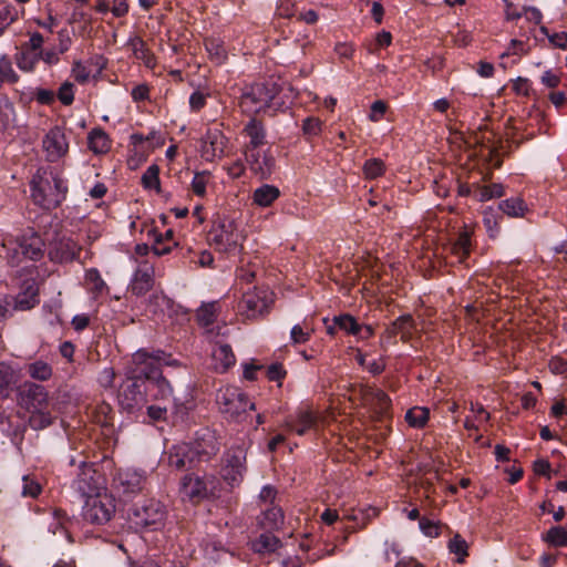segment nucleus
<instances>
[{"label": "nucleus", "instance_id": "1", "mask_svg": "<svg viewBox=\"0 0 567 567\" xmlns=\"http://www.w3.org/2000/svg\"><path fill=\"white\" fill-rule=\"evenodd\" d=\"M73 489L83 501L81 516L91 525L103 526L116 513V498L109 491L105 477L92 464L82 463Z\"/></svg>", "mask_w": 567, "mask_h": 567}, {"label": "nucleus", "instance_id": "2", "mask_svg": "<svg viewBox=\"0 0 567 567\" xmlns=\"http://www.w3.org/2000/svg\"><path fill=\"white\" fill-rule=\"evenodd\" d=\"M32 203L44 210L58 208L66 198L69 187L62 172L53 166H40L30 182Z\"/></svg>", "mask_w": 567, "mask_h": 567}, {"label": "nucleus", "instance_id": "3", "mask_svg": "<svg viewBox=\"0 0 567 567\" xmlns=\"http://www.w3.org/2000/svg\"><path fill=\"white\" fill-rule=\"evenodd\" d=\"M2 248L8 264L18 267L24 261H40L45 255V241L34 228H27L20 235H6Z\"/></svg>", "mask_w": 567, "mask_h": 567}, {"label": "nucleus", "instance_id": "4", "mask_svg": "<svg viewBox=\"0 0 567 567\" xmlns=\"http://www.w3.org/2000/svg\"><path fill=\"white\" fill-rule=\"evenodd\" d=\"M245 235L238 223L226 215H216L207 233L208 244L218 252L236 255L241 251Z\"/></svg>", "mask_w": 567, "mask_h": 567}, {"label": "nucleus", "instance_id": "5", "mask_svg": "<svg viewBox=\"0 0 567 567\" xmlns=\"http://www.w3.org/2000/svg\"><path fill=\"white\" fill-rule=\"evenodd\" d=\"M279 86L276 83H254L243 91L239 106L243 113L251 117L259 113L275 114L280 104L277 102Z\"/></svg>", "mask_w": 567, "mask_h": 567}, {"label": "nucleus", "instance_id": "6", "mask_svg": "<svg viewBox=\"0 0 567 567\" xmlns=\"http://www.w3.org/2000/svg\"><path fill=\"white\" fill-rule=\"evenodd\" d=\"M221 483L215 474L203 476L188 473L181 480L179 494L183 501L198 505L204 501H214L220 497Z\"/></svg>", "mask_w": 567, "mask_h": 567}, {"label": "nucleus", "instance_id": "7", "mask_svg": "<svg viewBox=\"0 0 567 567\" xmlns=\"http://www.w3.org/2000/svg\"><path fill=\"white\" fill-rule=\"evenodd\" d=\"M218 411L229 421H239L248 411L256 409L248 395L236 385H224L216 393Z\"/></svg>", "mask_w": 567, "mask_h": 567}, {"label": "nucleus", "instance_id": "8", "mask_svg": "<svg viewBox=\"0 0 567 567\" xmlns=\"http://www.w3.org/2000/svg\"><path fill=\"white\" fill-rule=\"evenodd\" d=\"M249 446V441H243L241 444L228 449L223 456L220 475L230 488L239 487L244 481L247 472V451Z\"/></svg>", "mask_w": 567, "mask_h": 567}, {"label": "nucleus", "instance_id": "9", "mask_svg": "<svg viewBox=\"0 0 567 567\" xmlns=\"http://www.w3.org/2000/svg\"><path fill=\"white\" fill-rule=\"evenodd\" d=\"M133 368L130 370V374L138 379L141 382L152 381L162 378V365L169 364L165 360V353L163 351L148 352L145 349H140L132 355Z\"/></svg>", "mask_w": 567, "mask_h": 567}, {"label": "nucleus", "instance_id": "10", "mask_svg": "<svg viewBox=\"0 0 567 567\" xmlns=\"http://www.w3.org/2000/svg\"><path fill=\"white\" fill-rule=\"evenodd\" d=\"M274 292L268 288L254 287L246 291L238 302V312L246 319H257L269 312Z\"/></svg>", "mask_w": 567, "mask_h": 567}, {"label": "nucleus", "instance_id": "11", "mask_svg": "<svg viewBox=\"0 0 567 567\" xmlns=\"http://www.w3.org/2000/svg\"><path fill=\"white\" fill-rule=\"evenodd\" d=\"M320 420V412L313 409L312 404L303 402L285 419L284 426L287 431L302 436L310 431H316Z\"/></svg>", "mask_w": 567, "mask_h": 567}, {"label": "nucleus", "instance_id": "12", "mask_svg": "<svg viewBox=\"0 0 567 567\" xmlns=\"http://www.w3.org/2000/svg\"><path fill=\"white\" fill-rule=\"evenodd\" d=\"M143 382L130 374L117 389V403L122 410L132 413L141 410L146 403Z\"/></svg>", "mask_w": 567, "mask_h": 567}, {"label": "nucleus", "instance_id": "13", "mask_svg": "<svg viewBox=\"0 0 567 567\" xmlns=\"http://www.w3.org/2000/svg\"><path fill=\"white\" fill-rule=\"evenodd\" d=\"M474 229L465 225L454 239L444 247L446 262L451 265L465 264L474 248Z\"/></svg>", "mask_w": 567, "mask_h": 567}, {"label": "nucleus", "instance_id": "14", "mask_svg": "<svg viewBox=\"0 0 567 567\" xmlns=\"http://www.w3.org/2000/svg\"><path fill=\"white\" fill-rule=\"evenodd\" d=\"M219 313L218 301L203 302L196 310V321L200 328L205 329V334L210 340L217 337H227L229 333L226 323L214 326Z\"/></svg>", "mask_w": 567, "mask_h": 567}, {"label": "nucleus", "instance_id": "15", "mask_svg": "<svg viewBox=\"0 0 567 567\" xmlns=\"http://www.w3.org/2000/svg\"><path fill=\"white\" fill-rule=\"evenodd\" d=\"M27 35L29 39L20 45L14 55V61L20 71L32 73L35 71L37 53L43 49L44 38L38 31H28Z\"/></svg>", "mask_w": 567, "mask_h": 567}, {"label": "nucleus", "instance_id": "16", "mask_svg": "<svg viewBox=\"0 0 567 567\" xmlns=\"http://www.w3.org/2000/svg\"><path fill=\"white\" fill-rule=\"evenodd\" d=\"M42 148L45 159L55 163L66 156L69 152V141L65 128L59 125L51 127L42 140Z\"/></svg>", "mask_w": 567, "mask_h": 567}, {"label": "nucleus", "instance_id": "17", "mask_svg": "<svg viewBox=\"0 0 567 567\" xmlns=\"http://www.w3.org/2000/svg\"><path fill=\"white\" fill-rule=\"evenodd\" d=\"M145 235L146 239L152 243V250L155 256H164L169 254L177 243L174 238V231L167 229L165 233H161L155 223L144 221L140 229Z\"/></svg>", "mask_w": 567, "mask_h": 567}, {"label": "nucleus", "instance_id": "18", "mask_svg": "<svg viewBox=\"0 0 567 567\" xmlns=\"http://www.w3.org/2000/svg\"><path fill=\"white\" fill-rule=\"evenodd\" d=\"M227 136L219 128H208L202 138L200 155L206 162L220 159L226 154Z\"/></svg>", "mask_w": 567, "mask_h": 567}, {"label": "nucleus", "instance_id": "19", "mask_svg": "<svg viewBox=\"0 0 567 567\" xmlns=\"http://www.w3.org/2000/svg\"><path fill=\"white\" fill-rule=\"evenodd\" d=\"M82 247L70 237H59L50 243L48 256L52 262L66 264L80 257Z\"/></svg>", "mask_w": 567, "mask_h": 567}, {"label": "nucleus", "instance_id": "20", "mask_svg": "<svg viewBox=\"0 0 567 567\" xmlns=\"http://www.w3.org/2000/svg\"><path fill=\"white\" fill-rule=\"evenodd\" d=\"M134 524L142 528L157 529L165 520V511L159 502L151 499L134 513Z\"/></svg>", "mask_w": 567, "mask_h": 567}, {"label": "nucleus", "instance_id": "21", "mask_svg": "<svg viewBox=\"0 0 567 567\" xmlns=\"http://www.w3.org/2000/svg\"><path fill=\"white\" fill-rule=\"evenodd\" d=\"M18 403L28 412L43 409L49 405V394L42 385L27 382L18 393Z\"/></svg>", "mask_w": 567, "mask_h": 567}, {"label": "nucleus", "instance_id": "22", "mask_svg": "<svg viewBox=\"0 0 567 567\" xmlns=\"http://www.w3.org/2000/svg\"><path fill=\"white\" fill-rule=\"evenodd\" d=\"M245 157L250 171L255 175L262 179L270 177L276 166V159L269 150L264 152L260 150L245 152Z\"/></svg>", "mask_w": 567, "mask_h": 567}, {"label": "nucleus", "instance_id": "23", "mask_svg": "<svg viewBox=\"0 0 567 567\" xmlns=\"http://www.w3.org/2000/svg\"><path fill=\"white\" fill-rule=\"evenodd\" d=\"M154 277V265L148 260L141 261L130 285L132 293L135 296H144L153 288Z\"/></svg>", "mask_w": 567, "mask_h": 567}, {"label": "nucleus", "instance_id": "24", "mask_svg": "<svg viewBox=\"0 0 567 567\" xmlns=\"http://www.w3.org/2000/svg\"><path fill=\"white\" fill-rule=\"evenodd\" d=\"M21 381L20 368L7 361L0 362V399L4 400L10 398L13 391L18 388Z\"/></svg>", "mask_w": 567, "mask_h": 567}, {"label": "nucleus", "instance_id": "25", "mask_svg": "<svg viewBox=\"0 0 567 567\" xmlns=\"http://www.w3.org/2000/svg\"><path fill=\"white\" fill-rule=\"evenodd\" d=\"M125 45L132 51L133 56L141 61L145 68L155 70L157 66V58L141 35L136 33L131 34Z\"/></svg>", "mask_w": 567, "mask_h": 567}, {"label": "nucleus", "instance_id": "26", "mask_svg": "<svg viewBox=\"0 0 567 567\" xmlns=\"http://www.w3.org/2000/svg\"><path fill=\"white\" fill-rule=\"evenodd\" d=\"M236 363V355L227 343H218L212 351V369L217 373H226Z\"/></svg>", "mask_w": 567, "mask_h": 567}, {"label": "nucleus", "instance_id": "27", "mask_svg": "<svg viewBox=\"0 0 567 567\" xmlns=\"http://www.w3.org/2000/svg\"><path fill=\"white\" fill-rule=\"evenodd\" d=\"M167 458L168 465L175 470H183L187 465L192 466L196 463L190 443L173 445L167 453Z\"/></svg>", "mask_w": 567, "mask_h": 567}, {"label": "nucleus", "instance_id": "28", "mask_svg": "<svg viewBox=\"0 0 567 567\" xmlns=\"http://www.w3.org/2000/svg\"><path fill=\"white\" fill-rule=\"evenodd\" d=\"M416 330V324L411 315H402L396 318L386 329L385 336L391 339L400 334L403 342H409Z\"/></svg>", "mask_w": 567, "mask_h": 567}, {"label": "nucleus", "instance_id": "29", "mask_svg": "<svg viewBox=\"0 0 567 567\" xmlns=\"http://www.w3.org/2000/svg\"><path fill=\"white\" fill-rule=\"evenodd\" d=\"M243 134L249 138L245 152L259 150L266 143V128L260 120L252 116L244 126Z\"/></svg>", "mask_w": 567, "mask_h": 567}, {"label": "nucleus", "instance_id": "30", "mask_svg": "<svg viewBox=\"0 0 567 567\" xmlns=\"http://www.w3.org/2000/svg\"><path fill=\"white\" fill-rule=\"evenodd\" d=\"M144 395L147 401L164 402L169 400L173 394L171 383L164 378H158L152 381L143 382Z\"/></svg>", "mask_w": 567, "mask_h": 567}, {"label": "nucleus", "instance_id": "31", "mask_svg": "<svg viewBox=\"0 0 567 567\" xmlns=\"http://www.w3.org/2000/svg\"><path fill=\"white\" fill-rule=\"evenodd\" d=\"M195 462H208L219 452V443L214 435L203 437L192 444Z\"/></svg>", "mask_w": 567, "mask_h": 567}, {"label": "nucleus", "instance_id": "32", "mask_svg": "<svg viewBox=\"0 0 567 567\" xmlns=\"http://www.w3.org/2000/svg\"><path fill=\"white\" fill-rule=\"evenodd\" d=\"M87 148L95 155H103L111 151L112 138L101 127H94L87 133Z\"/></svg>", "mask_w": 567, "mask_h": 567}, {"label": "nucleus", "instance_id": "33", "mask_svg": "<svg viewBox=\"0 0 567 567\" xmlns=\"http://www.w3.org/2000/svg\"><path fill=\"white\" fill-rule=\"evenodd\" d=\"M204 47L209 61L215 65H223L228 60V52L223 39L217 37H207L204 39Z\"/></svg>", "mask_w": 567, "mask_h": 567}, {"label": "nucleus", "instance_id": "34", "mask_svg": "<svg viewBox=\"0 0 567 567\" xmlns=\"http://www.w3.org/2000/svg\"><path fill=\"white\" fill-rule=\"evenodd\" d=\"M280 194L277 186L262 184L252 192V204L261 208L270 207L280 197Z\"/></svg>", "mask_w": 567, "mask_h": 567}, {"label": "nucleus", "instance_id": "35", "mask_svg": "<svg viewBox=\"0 0 567 567\" xmlns=\"http://www.w3.org/2000/svg\"><path fill=\"white\" fill-rule=\"evenodd\" d=\"M470 414L464 420V427L467 431H478L480 427L491 419L489 412L481 404L471 402Z\"/></svg>", "mask_w": 567, "mask_h": 567}, {"label": "nucleus", "instance_id": "36", "mask_svg": "<svg viewBox=\"0 0 567 567\" xmlns=\"http://www.w3.org/2000/svg\"><path fill=\"white\" fill-rule=\"evenodd\" d=\"M285 520L284 511L279 505H271L261 512L259 525L265 529H279Z\"/></svg>", "mask_w": 567, "mask_h": 567}, {"label": "nucleus", "instance_id": "37", "mask_svg": "<svg viewBox=\"0 0 567 567\" xmlns=\"http://www.w3.org/2000/svg\"><path fill=\"white\" fill-rule=\"evenodd\" d=\"M379 515V509L373 506H368L365 508H353L350 512L344 514V518L353 522L354 528L362 529L367 527V525Z\"/></svg>", "mask_w": 567, "mask_h": 567}, {"label": "nucleus", "instance_id": "38", "mask_svg": "<svg viewBox=\"0 0 567 567\" xmlns=\"http://www.w3.org/2000/svg\"><path fill=\"white\" fill-rule=\"evenodd\" d=\"M498 209L512 218H522L528 212L527 204L522 197H511L501 200Z\"/></svg>", "mask_w": 567, "mask_h": 567}, {"label": "nucleus", "instance_id": "39", "mask_svg": "<svg viewBox=\"0 0 567 567\" xmlns=\"http://www.w3.org/2000/svg\"><path fill=\"white\" fill-rule=\"evenodd\" d=\"M281 546L280 539L271 533L260 534L251 544V548L258 554H270Z\"/></svg>", "mask_w": 567, "mask_h": 567}, {"label": "nucleus", "instance_id": "40", "mask_svg": "<svg viewBox=\"0 0 567 567\" xmlns=\"http://www.w3.org/2000/svg\"><path fill=\"white\" fill-rule=\"evenodd\" d=\"M120 483L124 493L134 494L142 491L145 477L136 471H126L120 474Z\"/></svg>", "mask_w": 567, "mask_h": 567}, {"label": "nucleus", "instance_id": "41", "mask_svg": "<svg viewBox=\"0 0 567 567\" xmlns=\"http://www.w3.org/2000/svg\"><path fill=\"white\" fill-rule=\"evenodd\" d=\"M54 416L52 415L49 405L43 409H35L29 412V425L33 430H43L53 423Z\"/></svg>", "mask_w": 567, "mask_h": 567}, {"label": "nucleus", "instance_id": "42", "mask_svg": "<svg viewBox=\"0 0 567 567\" xmlns=\"http://www.w3.org/2000/svg\"><path fill=\"white\" fill-rule=\"evenodd\" d=\"M474 197L478 202H487L493 198H501L505 194V188L499 183L488 184V185H478L474 186Z\"/></svg>", "mask_w": 567, "mask_h": 567}, {"label": "nucleus", "instance_id": "43", "mask_svg": "<svg viewBox=\"0 0 567 567\" xmlns=\"http://www.w3.org/2000/svg\"><path fill=\"white\" fill-rule=\"evenodd\" d=\"M20 80L19 74L14 71L12 61L8 54L0 55V85L17 84Z\"/></svg>", "mask_w": 567, "mask_h": 567}, {"label": "nucleus", "instance_id": "44", "mask_svg": "<svg viewBox=\"0 0 567 567\" xmlns=\"http://www.w3.org/2000/svg\"><path fill=\"white\" fill-rule=\"evenodd\" d=\"M449 551L456 556L455 561L457 564H464L468 556V544L460 535L455 534L447 543Z\"/></svg>", "mask_w": 567, "mask_h": 567}, {"label": "nucleus", "instance_id": "45", "mask_svg": "<svg viewBox=\"0 0 567 567\" xmlns=\"http://www.w3.org/2000/svg\"><path fill=\"white\" fill-rule=\"evenodd\" d=\"M502 216L494 212L493 208H486L483 212V225L489 238L495 239L501 230Z\"/></svg>", "mask_w": 567, "mask_h": 567}, {"label": "nucleus", "instance_id": "46", "mask_svg": "<svg viewBox=\"0 0 567 567\" xmlns=\"http://www.w3.org/2000/svg\"><path fill=\"white\" fill-rule=\"evenodd\" d=\"M141 184L146 190L161 192L159 167L153 164L146 168L141 177Z\"/></svg>", "mask_w": 567, "mask_h": 567}, {"label": "nucleus", "instance_id": "47", "mask_svg": "<svg viewBox=\"0 0 567 567\" xmlns=\"http://www.w3.org/2000/svg\"><path fill=\"white\" fill-rule=\"evenodd\" d=\"M430 417V411L426 408L414 406L410 409L405 414V421L408 424L415 429H422L425 426Z\"/></svg>", "mask_w": 567, "mask_h": 567}, {"label": "nucleus", "instance_id": "48", "mask_svg": "<svg viewBox=\"0 0 567 567\" xmlns=\"http://www.w3.org/2000/svg\"><path fill=\"white\" fill-rule=\"evenodd\" d=\"M27 370L32 379L39 381H48L49 379H51L53 374L52 367L48 362L42 360L31 362L30 364H28Z\"/></svg>", "mask_w": 567, "mask_h": 567}, {"label": "nucleus", "instance_id": "49", "mask_svg": "<svg viewBox=\"0 0 567 567\" xmlns=\"http://www.w3.org/2000/svg\"><path fill=\"white\" fill-rule=\"evenodd\" d=\"M543 540L554 547H567V529L561 526L550 527L543 535Z\"/></svg>", "mask_w": 567, "mask_h": 567}, {"label": "nucleus", "instance_id": "50", "mask_svg": "<svg viewBox=\"0 0 567 567\" xmlns=\"http://www.w3.org/2000/svg\"><path fill=\"white\" fill-rule=\"evenodd\" d=\"M212 179V174L208 171L196 172L190 183V189L197 197H205L207 193V185Z\"/></svg>", "mask_w": 567, "mask_h": 567}, {"label": "nucleus", "instance_id": "51", "mask_svg": "<svg viewBox=\"0 0 567 567\" xmlns=\"http://www.w3.org/2000/svg\"><path fill=\"white\" fill-rule=\"evenodd\" d=\"M386 166L381 158H370L363 164L362 172L365 179H375L384 175Z\"/></svg>", "mask_w": 567, "mask_h": 567}, {"label": "nucleus", "instance_id": "52", "mask_svg": "<svg viewBox=\"0 0 567 567\" xmlns=\"http://www.w3.org/2000/svg\"><path fill=\"white\" fill-rule=\"evenodd\" d=\"M18 18V10L14 6L9 3L0 6V37Z\"/></svg>", "mask_w": 567, "mask_h": 567}, {"label": "nucleus", "instance_id": "53", "mask_svg": "<svg viewBox=\"0 0 567 567\" xmlns=\"http://www.w3.org/2000/svg\"><path fill=\"white\" fill-rule=\"evenodd\" d=\"M85 282L89 289L95 295H101L106 288L105 281L102 279L100 271L96 268H90L85 271Z\"/></svg>", "mask_w": 567, "mask_h": 567}, {"label": "nucleus", "instance_id": "54", "mask_svg": "<svg viewBox=\"0 0 567 567\" xmlns=\"http://www.w3.org/2000/svg\"><path fill=\"white\" fill-rule=\"evenodd\" d=\"M71 76L79 84H86L91 78V69L86 63L81 60H75L72 63Z\"/></svg>", "mask_w": 567, "mask_h": 567}, {"label": "nucleus", "instance_id": "55", "mask_svg": "<svg viewBox=\"0 0 567 567\" xmlns=\"http://www.w3.org/2000/svg\"><path fill=\"white\" fill-rule=\"evenodd\" d=\"M56 99L64 106L72 105L75 99V85L70 81H64L55 93Z\"/></svg>", "mask_w": 567, "mask_h": 567}, {"label": "nucleus", "instance_id": "56", "mask_svg": "<svg viewBox=\"0 0 567 567\" xmlns=\"http://www.w3.org/2000/svg\"><path fill=\"white\" fill-rule=\"evenodd\" d=\"M419 527L422 534L430 538H437L442 534L443 524L427 517L420 518Z\"/></svg>", "mask_w": 567, "mask_h": 567}, {"label": "nucleus", "instance_id": "57", "mask_svg": "<svg viewBox=\"0 0 567 567\" xmlns=\"http://www.w3.org/2000/svg\"><path fill=\"white\" fill-rule=\"evenodd\" d=\"M333 323L338 329L354 336L358 332L359 322L351 315H340L333 318Z\"/></svg>", "mask_w": 567, "mask_h": 567}, {"label": "nucleus", "instance_id": "58", "mask_svg": "<svg viewBox=\"0 0 567 567\" xmlns=\"http://www.w3.org/2000/svg\"><path fill=\"white\" fill-rule=\"evenodd\" d=\"M39 303L38 292L33 287H29L27 291L20 293L17 298V306L21 310H28Z\"/></svg>", "mask_w": 567, "mask_h": 567}, {"label": "nucleus", "instance_id": "59", "mask_svg": "<svg viewBox=\"0 0 567 567\" xmlns=\"http://www.w3.org/2000/svg\"><path fill=\"white\" fill-rule=\"evenodd\" d=\"M302 132L309 137L318 136L322 131V121L319 117L309 116L302 121Z\"/></svg>", "mask_w": 567, "mask_h": 567}, {"label": "nucleus", "instance_id": "60", "mask_svg": "<svg viewBox=\"0 0 567 567\" xmlns=\"http://www.w3.org/2000/svg\"><path fill=\"white\" fill-rule=\"evenodd\" d=\"M32 99L40 105L50 106L55 102V92L50 89L37 87L32 93Z\"/></svg>", "mask_w": 567, "mask_h": 567}, {"label": "nucleus", "instance_id": "61", "mask_svg": "<svg viewBox=\"0 0 567 567\" xmlns=\"http://www.w3.org/2000/svg\"><path fill=\"white\" fill-rule=\"evenodd\" d=\"M22 495L29 497H38L42 491L39 482L30 475H24L22 478Z\"/></svg>", "mask_w": 567, "mask_h": 567}, {"label": "nucleus", "instance_id": "62", "mask_svg": "<svg viewBox=\"0 0 567 567\" xmlns=\"http://www.w3.org/2000/svg\"><path fill=\"white\" fill-rule=\"evenodd\" d=\"M40 61L44 62L49 66L56 65L60 62V52L54 49H42L37 53L35 66Z\"/></svg>", "mask_w": 567, "mask_h": 567}, {"label": "nucleus", "instance_id": "63", "mask_svg": "<svg viewBox=\"0 0 567 567\" xmlns=\"http://www.w3.org/2000/svg\"><path fill=\"white\" fill-rule=\"evenodd\" d=\"M540 32L548 38L550 44H553L555 48L567 50V32L561 31L549 34L546 27H540Z\"/></svg>", "mask_w": 567, "mask_h": 567}, {"label": "nucleus", "instance_id": "64", "mask_svg": "<svg viewBox=\"0 0 567 567\" xmlns=\"http://www.w3.org/2000/svg\"><path fill=\"white\" fill-rule=\"evenodd\" d=\"M209 97V93H204L199 90L194 91L189 96V109L194 113H198L203 110L207 104V99Z\"/></svg>", "mask_w": 567, "mask_h": 567}]
</instances>
